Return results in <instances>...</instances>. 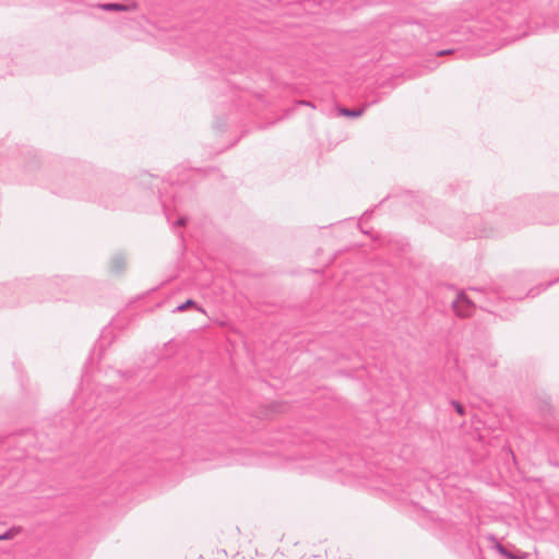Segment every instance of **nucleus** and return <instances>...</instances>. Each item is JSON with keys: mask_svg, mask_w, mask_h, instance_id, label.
Listing matches in <instances>:
<instances>
[{"mask_svg": "<svg viewBox=\"0 0 559 559\" xmlns=\"http://www.w3.org/2000/svg\"><path fill=\"white\" fill-rule=\"evenodd\" d=\"M454 312L460 317H469L475 308L474 302L464 294H457L452 301Z\"/></svg>", "mask_w": 559, "mask_h": 559, "instance_id": "obj_1", "label": "nucleus"}, {"mask_svg": "<svg viewBox=\"0 0 559 559\" xmlns=\"http://www.w3.org/2000/svg\"><path fill=\"white\" fill-rule=\"evenodd\" d=\"M104 11H133L136 9V3L121 4V3H100L97 5Z\"/></svg>", "mask_w": 559, "mask_h": 559, "instance_id": "obj_2", "label": "nucleus"}, {"mask_svg": "<svg viewBox=\"0 0 559 559\" xmlns=\"http://www.w3.org/2000/svg\"><path fill=\"white\" fill-rule=\"evenodd\" d=\"M126 266V257L121 253L116 254L111 260V269L115 272H120Z\"/></svg>", "mask_w": 559, "mask_h": 559, "instance_id": "obj_3", "label": "nucleus"}, {"mask_svg": "<svg viewBox=\"0 0 559 559\" xmlns=\"http://www.w3.org/2000/svg\"><path fill=\"white\" fill-rule=\"evenodd\" d=\"M365 108L360 109H348V108H341L340 114L345 117L356 118L364 114Z\"/></svg>", "mask_w": 559, "mask_h": 559, "instance_id": "obj_4", "label": "nucleus"}, {"mask_svg": "<svg viewBox=\"0 0 559 559\" xmlns=\"http://www.w3.org/2000/svg\"><path fill=\"white\" fill-rule=\"evenodd\" d=\"M19 531H20V528H15V527L7 531L5 533L0 535V540H8V539L13 538L19 533Z\"/></svg>", "mask_w": 559, "mask_h": 559, "instance_id": "obj_5", "label": "nucleus"}, {"mask_svg": "<svg viewBox=\"0 0 559 559\" xmlns=\"http://www.w3.org/2000/svg\"><path fill=\"white\" fill-rule=\"evenodd\" d=\"M491 539L495 542L493 548L502 556H510V551L502 546L499 542L495 539V537H491Z\"/></svg>", "mask_w": 559, "mask_h": 559, "instance_id": "obj_6", "label": "nucleus"}, {"mask_svg": "<svg viewBox=\"0 0 559 559\" xmlns=\"http://www.w3.org/2000/svg\"><path fill=\"white\" fill-rule=\"evenodd\" d=\"M192 306H195V302L191 299L187 300L186 302L179 305L177 308H176V311L178 312H182L185 311L188 307H192Z\"/></svg>", "mask_w": 559, "mask_h": 559, "instance_id": "obj_7", "label": "nucleus"}, {"mask_svg": "<svg viewBox=\"0 0 559 559\" xmlns=\"http://www.w3.org/2000/svg\"><path fill=\"white\" fill-rule=\"evenodd\" d=\"M509 559H525L527 555L522 551H516L515 554L510 552V556H506Z\"/></svg>", "mask_w": 559, "mask_h": 559, "instance_id": "obj_8", "label": "nucleus"}, {"mask_svg": "<svg viewBox=\"0 0 559 559\" xmlns=\"http://www.w3.org/2000/svg\"><path fill=\"white\" fill-rule=\"evenodd\" d=\"M452 403H453V405H454V407H455L456 412H457L460 415H463V414H464V407H463L460 403H457V402H452Z\"/></svg>", "mask_w": 559, "mask_h": 559, "instance_id": "obj_9", "label": "nucleus"}, {"mask_svg": "<svg viewBox=\"0 0 559 559\" xmlns=\"http://www.w3.org/2000/svg\"><path fill=\"white\" fill-rule=\"evenodd\" d=\"M177 225L178 226H185L186 225V218L185 217H181L177 221Z\"/></svg>", "mask_w": 559, "mask_h": 559, "instance_id": "obj_10", "label": "nucleus"}, {"mask_svg": "<svg viewBox=\"0 0 559 559\" xmlns=\"http://www.w3.org/2000/svg\"><path fill=\"white\" fill-rule=\"evenodd\" d=\"M451 50H441V51H438L437 55L438 56H443V55H447V53H450Z\"/></svg>", "mask_w": 559, "mask_h": 559, "instance_id": "obj_11", "label": "nucleus"}, {"mask_svg": "<svg viewBox=\"0 0 559 559\" xmlns=\"http://www.w3.org/2000/svg\"><path fill=\"white\" fill-rule=\"evenodd\" d=\"M300 104H301V105H310V103H309V102H305V100H304V102H300Z\"/></svg>", "mask_w": 559, "mask_h": 559, "instance_id": "obj_12", "label": "nucleus"}]
</instances>
